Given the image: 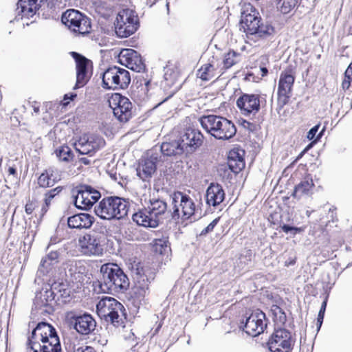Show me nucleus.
Listing matches in <instances>:
<instances>
[{
    "mask_svg": "<svg viewBox=\"0 0 352 352\" xmlns=\"http://www.w3.org/2000/svg\"><path fill=\"white\" fill-rule=\"evenodd\" d=\"M240 25L247 38L254 43L264 40L275 32L270 23L262 22L259 12L250 3L242 6Z\"/></svg>",
    "mask_w": 352,
    "mask_h": 352,
    "instance_id": "1",
    "label": "nucleus"
},
{
    "mask_svg": "<svg viewBox=\"0 0 352 352\" xmlns=\"http://www.w3.org/2000/svg\"><path fill=\"white\" fill-rule=\"evenodd\" d=\"M29 345L34 352H60L61 346L56 329L47 322H40L32 331Z\"/></svg>",
    "mask_w": 352,
    "mask_h": 352,
    "instance_id": "2",
    "label": "nucleus"
},
{
    "mask_svg": "<svg viewBox=\"0 0 352 352\" xmlns=\"http://www.w3.org/2000/svg\"><path fill=\"white\" fill-rule=\"evenodd\" d=\"M100 288L104 293L123 292L129 286V278L116 264L107 263L100 267Z\"/></svg>",
    "mask_w": 352,
    "mask_h": 352,
    "instance_id": "3",
    "label": "nucleus"
},
{
    "mask_svg": "<svg viewBox=\"0 0 352 352\" xmlns=\"http://www.w3.org/2000/svg\"><path fill=\"white\" fill-rule=\"evenodd\" d=\"M199 120L202 128L217 140H229L236 133V128L234 123L220 116H203Z\"/></svg>",
    "mask_w": 352,
    "mask_h": 352,
    "instance_id": "4",
    "label": "nucleus"
},
{
    "mask_svg": "<svg viewBox=\"0 0 352 352\" xmlns=\"http://www.w3.org/2000/svg\"><path fill=\"white\" fill-rule=\"evenodd\" d=\"M128 202L118 197H109L102 199L95 206L94 212L102 219H120L127 215Z\"/></svg>",
    "mask_w": 352,
    "mask_h": 352,
    "instance_id": "5",
    "label": "nucleus"
},
{
    "mask_svg": "<svg viewBox=\"0 0 352 352\" xmlns=\"http://www.w3.org/2000/svg\"><path fill=\"white\" fill-rule=\"evenodd\" d=\"M116 34L121 38H126L133 34L139 27V19L136 12L129 8L118 12L115 22Z\"/></svg>",
    "mask_w": 352,
    "mask_h": 352,
    "instance_id": "6",
    "label": "nucleus"
},
{
    "mask_svg": "<svg viewBox=\"0 0 352 352\" xmlns=\"http://www.w3.org/2000/svg\"><path fill=\"white\" fill-rule=\"evenodd\" d=\"M131 82L129 72L116 66L106 69L102 74V87L106 89H126Z\"/></svg>",
    "mask_w": 352,
    "mask_h": 352,
    "instance_id": "7",
    "label": "nucleus"
},
{
    "mask_svg": "<svg viewBox=\"0 0 352 352\" xmlns=\"http://www.w3.org/2000/svg\"><path fill=\"white\" fill-rule=\"evenodd\" d=\"M61 21L71 31L79 34H88L91 29L89 18L78 10H67L63 14Z\"/></svg>",
    "mask_w": 352,
    "mask_h": 352,
    "instance_id": "8",
    "label": "nucleus"
},
{
    "mask_svg": "<svg viewBox=\"0 0 352 352\" xmlns=\"http://www.w3.org/2000/svg\"><path fill=\"white\" fill-rule=\"evenodd\" d=\"M123 308L120 302L111 297L102 298L96 305L99 317L113 325L119 324L120 314L122 313Z\"/></svg>",
    "mask_w": 352,
    "mask_h": 352,
    "instance_id": "9",
    "label": "nucleus"
},
{
    "mask_svg": "<svg viewBox=\"0 0 352 352\" xmlns=\"http://www.w3.org/2000/svg\"><path fill=\"white\" fill-rule=\"evenodd\" d=\"M171 199L173 210V219H179L181 218L185 220L194 214L195 204L188 195L181 192H177L171 195Z\"/></svg>",
    "mask_w": 352,
    "mask_h": 352,
    "instance_id": "10",
    "label": "nucleus"
},
{
    "mask_svg": "<svg viewBox=\"0 0 352 352\" xmlns=\"http://www.w3.org/2000/svg\"><path fill=\"white\" fill-rule=\"evenodd\" d=\"M115 117L121 122H126L132 116L133 104L129 99L120 94H113L109 100Z\"/></svg>",
    "mask_w": 352,
    "mask_h": 352,
    "instance_id": "11",
    "label": "nucleus"
},
{
    "mask_svg": "<svg viewBox=\"0 0 352 352\" xmlns=\"http://www.w3.org/2000/svg\"><path fill=\"white\" fill-rule=\"evenodd\" d=\"M74 196V205L82 210H88L100 198V192L89 185H80L76 189Z\"/></svg>",
    "mask_w": 352,
    "mask_h": 352,
    "instance_id": "12",
    "label": "nucleus"
},
{
    "mask_svg": "<svg viewBox=\"0 0 352 352\" xmlns=\"http://www.w3.org/2000/svg\"><path fill=\"white\" fill-rule=\"evenodd\" d=\"M295 73L289 69L281 72L278 85V105L282 108L292 96L295 80Z\"/></svg>",
    "mask_w": 352,
    "mask_h": 352,
    "instance_id": "13",
    "label": "nucleus"
},
{
    "mask_svg": "<svg viewBox=\"0 0 352 352\" xmlns=\"http://www.w3.org/2000/svg\"><path fill=\"white\" fill-rule=\"evenodd\" d=\"M104 144V139L98 135H85L74 143V147L80 154L91 156Z\"/></svg>",
    "mask_w": 352,
    "mask_h": 352,
    "instance_id": "14",
    "label": "nucleus"
},
{
    "mask_svg": "<svg viewBox=\"0 0 352 352\" xmlns=\"http://www.w3.org/2000/svg\"><path fill=\"white\" fill-rule=\"evenodd\" d=\"M268 347L271 352H290L292 349V336L284 329H276L268 341Z\"/></svg>",
    "mask_w": 352,
    "mask_h": 352,
    "instance_id": "15",
    "label": "nucleus"
},
{
    "mask_svg": "<svg viewBox=\"0 0 352 352\" xmlns=\"http://www.w3.org/2000/svg\"><path fill=\"white\" fill-rule=\"evenodd\" d=\"M266 100L264 97L257 94H243L237 99L236 104L242 113L248 116L255 115Z\"/></svg>",
    "mask_w": 352,
    "mask_h": 352,
    "instance_id": "16",
    "label": "nucleus"
},
{
    "mask_svg": "<svg viewBox=\"0 0 352 352\" xmlns=\"http://www.w3.org/2000/svg\"><path fill=\"white\" fill-rule=\"evenodd\" d=\"M266 327L265 314L257 309L246 318L243 330L248 335L254 337L263 333Z\"/></svg>",
    "mask_w": 352,
    "mask_h": 352,
    "instance_id": "17",
    "label": "nucleus"
},
{
    "mask_svg": "<svg viewBox=\"0 0 352 352\" xmlns=\"http://www.w3.org/2000/svg\"><path fill=\"white\" fill-rule=\"evenodd\" d=\"M81 252L87 256H101L104 248L101 238L96 234H85L79 239Z\"/></svg>",
    "mask_w": 352,
    "mask_h": 352,
    "instance_id": "18",
    "label": "nucleus"
},
{
    "mask_svg": "<svg viewBox=\"0 0 352 352\" xmlns=\"http://www.w3.org/2000/svg\"><path fill=\"white\" fill-rule=\"evenodd\" d=\"M179 140L184 151L192 153L202 145L204 135L198 129L189 128L181 135Z\"/></svg>",
    "mask_w": 352,
    "mask_h": 352,
    "instance_id": "19",
    "label": "nucleus"
},
{
    "mask_svg": "<svg viewBox=\"0 0 352 352\" xmlns=\"http://www.w3.org/2000/svg\"><path fill=\"white\" fill-rule=\"evenodd\" d=\"M120 63L129 69L140 72L145 68L140 55L133 49H123L119 54Z\"/></svg>",
    "mask_w": 352,
    "mask_h": 352,
    "instance_id": "20",
    "label": "nucleus"
},
{
    "mask_svg": "<svg viewBox=\"0 0 352 352\" xmlns=\"http://www.w3.org/2000/svg\"><path fill=\"white\" fill-rule=\"evenodd\" d=\"M45 0H19L17 3L16 16L14 21L30 19L32 18Z\"/></svg>",
    "mask_w": 352,
    "mask_h": 352,
    "instance_id": "21",
    "label": "nucleus"
},
{
    "mask_svg": "<svg viewBox=\"0 0 352 352\" xmlns=\"http://www.w3.org/2000/svg\"><path fill=\"white\" fill-rule=\"evenodd\" d=\"M76 64V82L74 89L83 87L89 80L88 65L89 60L76 52L72 53Z\"/></svg>",
    "mask_w": 352,
    "mask_h": 352,
    "instance_id": "22",
    "label": "nucleus"
},
{
    "mask_svg": "<svg viewBox=\"0 0 352 352\" xmlns=\"http://www.w3.org/2000/svg\"><path fill=\"white\" fill-rule=\"evenodd\" d=\"M72 323L78 333L82 335H88L92 332L96 326L93 317L88 314L72 317Z\"/></svg>",
    "mask_w": 352,
    "mask_h": 352,
    "instance_id": "23",
    "label": "nucleus"
},
{
    "mask_svg": "<svg viewBox=\"0 0 352 352\" xmlns=\"http://www.w3.org/2000/svg\"><path fill=\"white\" fill-rule=\"evenodd\" d=\"M133 294L140 300L148 293L150 281L147 276L144 273H142L138 268L133 275Z\"/></svg>",
    "mask_w": 352,
    "mask_h": 352,
    "instance_id": "24",
    "label": "nucleus"
},
{
    "mask_svg": "<svg viewBox=\"0 0 352 352\" xmlns=\"http://www.w3.org/2000/svg\"><path fill=\"white\" fill-rule=\"evenodd\" d=\"M225 195V191L221 185L211 183L206 190V204L210 206L216 207L223 201Z\"/></svg>",
    "mask_w": 352,
    "mask_h": 352,
    "instance_id": "25",
    "label": "nucleus"
},
{
    "mask_svg": "<svg viewBox=\"0 0 352 352\" xmlns=\"http://www.w3.org/2000/svg\"><path fill=\"white\" fill-rule=\"evenodd\" d=\"M132 219L138 225L145 228H156L160 222V219H155L146 207L134 213Z\"/></svg>",
    "mask_w": 352,
    "mask_h": 352,
    "instance_id": "26",
    "label": "nucleus"
},
{
    "mask_svg": "<svg viewBox=\"0 0 352 352\" xmlns=\"http://www.w3.org/2000/svg\"><path fill=\"white\" fill-rule=\"evenodd\" d=\"M94 221V217L87 213H80L68 218L67 224L71 228H89Z\"/></svg>",
    "mask_w": 352,
    "mask_h": 352,
    "instance_id": "27",
    "label": "nucleus"
},
{
    "mask_svg": "<svg viewBox=\"0 0 352 352\" xmlns=\"http://www.w3.org/2000/svg\"><path fill=\"white\" fill-rule=\"evenodd\" d=\"M156 157L142 160L140 163L137 173L138 175L144 181L150 179L156 171Z\"/></svg>",
    "mask_w": 352,
    "mask_h": 352,
    "instance_id": "28",
    "label": "nucleus"
},
{
    "mask_svg": "<svg viewBox=\"0 0 352 352\" xmlns=\"http://www.w3.org/2000/svg\"><path fill=\"white\" fill-rule=\"evenodd\" d=\"M146 208L155 219H160V216L166 211L167 204L163 199L153 198L149 199Z\"/></svg>",
    "mask_w": 352,
    "mask_h": 352,
    "instance_id": "29",
    "label": "nucleus"
},
{
    "mask_svg": "<svg viewBox=\"0 0 352 352\" xmlns=\"http://www.w3.org/2000/svg\"><path fill=\"white\" fill-rule=\"evenodd\" d=\"M161 151L164 155L172 156L180 155L184 152V150L180 140H179L170 142H163L161 145Z\"/></svg>",
    "mask_w": 352,
    "mask_h": 352,
    "instance_id": "30",
    "label": "nucleus"
},
{
    "mask_svg": "<svg viewBox=\"0 0 352 352\" xmlns=\"http://www.w3.org/2000/svg\"><path fill=\"white\" fill-rule=\"evenodd\" d=\"M85 270V267L80 261H69L67 265V273L73 278V280L80 281Z\"/></svg>",
    "mask_w": 352,
    "mask_h": 352,
    "instance_id": "31",
    "label": "nucleus"
},
{
    "mask_svg": "<svg viewBox=\"0 0 352 352\" xmlns=\"http://www.w3.org/2000/svg\"><path fill=\"white\" fill-rule=\"evenodd\" d=\"M314 187V182L311 178L306 177L303 181L296 186L294 196L300 198L305 195H308Z\"/></svg>",
    "mask_w": 352,
    "mask_h": 352,
    "instance_id": "32",
    "label": "nucleus"
},
{
    "mask_svg": "<svg viewBox=\"0 0 352 352\" xmlns=\"http://www.w3.org/2000/svg\"><path fill=\"white\" fill-rule=\"evenodd\" d=\"M220 73H221V71L217 72V70L214 69V66L212 64L208 63L204 65L197 71V75L201 80L208 81L212 79Z\"/></svg>",
    "mask_w": 352,
    "mask_h": 352,
    "instance_id": "33",
    "label": "nucleus"
},
{
    "mask_svg": "<svg viewBox=\"0 0 352 352\" xmlns=\"http://www.w3.org/2000/svg\"><path fill=\"white\" fill-rule=\"evenodd\" d=\"M240 60V54L233 50L229 51L225 54L223 61L222 67L220 71L223 73V70L228 69L237 63Z\"/></svg>",
    "mask_w": 352,
    "mask_h": 352,
    "instance_id": "34",
    "label": "nucleus"
},
{
    "mask_svg": "<svg viewBox=\"0 0 352 352\" xmlns=\"http://www.w3.org/2000/svg\"><path fill=\"white\" fill-rule=\"evenodd\" d=\"M54 300V294L52 289H46L44 292L41 293L40 296H36L35 304L37 306L45 307Z\"/></svg>",
    "mask_w": 352,
    "mask_h": 352,
    "instance_id": "35",
    "label": "nucleus"
},
{
    "mask_svg": "<svg viewBox=\"0 0 352 352\" xmlns=\"http://www.w3.org/2000/svg\"><path fill=\"white\" fill-rule=\"evenodd\" d=\"M297 3L298 0H276L277 10L283 14L289 13Z\"/></svg>",
    "mask_w": 352,
    "mask_h": 352,
    "instance_id": "36",
    "label": "nucleus"
},
{
    "mask_svg": "<svg viewBox=\"0 0 352 352\" xmlns=\"http://www.w3.org/2000/svg\"><path fill=\"white\" fill-rule=\"evenodd\" d=\"M153 248L156 253L162 255H168L170 252V248L166 238L157 239L154 241Z\"/></svg>",
    "mask_w": 352,
    "mask_h": 352,
    "instance_id": "37",
    "label": "nucleus"
},
{
    "mask_svg": "<svg viewBox=\"0 0 352 352\" xmlns=\"http://www.w3.org/2000/svg\"><path fill=\"white\" fill-rule=\"evenodd\" d=\"M59 253L57 251L52 250L46 257L42 258L40 267L47 269L50 265L58 262Z\"/></svg>",
    "mask_w": 352,
    "mask_h": 352,
    "instance_id": "38",
    "label": "nucleus"
},
{
    "mask_svg": "<svg viewBox=\"0 0 352 352\" xmlns=\"http://www.w3.org/2000/svg\"><path fill=\"white\" fill-rule=\"evenodd\" d=\"M51 170H46L45 173H42L38 179V184L41 187L47 188L54 185L55 179L51 178L52 174H50Z\"/></svg>",
    "mask_w": 352,
    "mask_h": 352,
    "instance_id": "39",
    "label": "nucleus"
},
{
    "mask_svg": "<svg viewBox=\"0 0 352 352\" xmlns=\"http://www.w3.org/2000/svg\"><path fill=\"white\" fill-rule=\"evenodd\" d=\"M56 155L60 160L68 162L72 158V150L67 146H62L56 150Z\"/></svg>",
    "mask_w": 352,
    "mask_h": 352,
    "instance_id": "40",
    "label": "nucleus"
},
{
    "mask_svg": "<svg viewBox=\"0 0 352 352\" xmlns=\"http://www.w3.org/2000/svg\"><path fill=\"white\" fill-rule=\"evenodd\" d=\"M271 311L274 317V320L279 324H284L286 321V315L283 309L278 305H274L271 307Z\"/></svg>",
    "mask_w": 352,
    "mask_h": 352,
    "instance_id": "41",
    "label": "nucleus"
},
{
    "mask_svg": "<svg viewBox=\"0 0 352 352\" xmlns=\"http://www.w3.org/2000/svg\"><path fill=\"white\" fill-rule=\"evenodd\" d=\"M63 190L61 186H58L54 189L48 190L45 194V202L47 205H51L52 200L59 194V192Z\"/></svg>",
    "mask_w": 352,
    "mask_h": 352,
    "instance_id": "42",
    "label": "nucleus"
},
{
    "mask_svg": "<svg viewBox=\"0 0 352 352\" xmlns=\"http://www.w3.org/2000/svg\"><path fill=\"white\" fill-rule=\"evenodd\" d=\"M228 165L232 171L234 173L239 172L244 166L243 161L241 157H239V160L236 162L235 160H232V157H230L228 162Z\"/></svg>",
    "mask_w": 352,
    "mask_h": 352,
    "instance_id": "43",
    "label": "nucleus"
},
{
    "mask_svg": "<svg viewBox=\"0 0 352 352\" xmlns=\"http://www.w3.org/2000/svg\"><path fill=\"white\" fill-rule=\"evenodd\" d=\"M179 77V74L177 71L173 69L167 68L164 73L165 80L170 82V84H174Z\"/></svg>",
    "mask_w": 352,
    "mask_h": 352,
    "instance_id": "44",
    "label": "nucleus"
},
{
    "mask_svg": "<svg viewBox=\"0 0 352 352\" xmlns=\"http://www.w3.org/2000/svg\"><path fill=\"white\" fill-rule=\"evenodd\" d=\"M326 306H327V301L324 300L322 303L318 315L317 323L318 324V328H320L321 327L322 324V321H323V318H324V311H325V309H326Z\"/></svg>",
    "mask_w": 352,
    "mask_h": 352,
    "instance_id": "45",
    "label": "nucleus"
},
{
    "mask_svg": "<svg viewBox=\"0 0 352 352\" xmlns=\"http://www.w3.org/2000/svg\"><path fill=\"white\" fill-rule=\"evenodd\" d=\"M219 219L216 218L214 219L209 225L205 228L201 232V235H205L210 232H212L214 229V228L217 226Z\"/></svg>",
    "mask_w": 352,
    "mask_h": 352,
    "instance_id": "46",
    "label": "nucleus"
},
{
    "mask_svg": "<svg viewBox=\"0 0 352 352\" xmlns=\"http://www.w3.org/2000/svg\"><path fill=\"white\" fill-rule=\"evenodd\" d=\"M35 208H36V203L33 201L29 200L25 206V211L27 214H32Z\"/></svg>",
    "mask_w": 352,
    "mask_h": 352,
    "instance_id": "47",
    "label": "nucleus"
},
{
    "mask_svg": "<svg viewBox=\"0 0 352 352\" xmlns=\"http://www.w3.org/2000/svg\"><path fill=\"white\" fill-rule=\"evenodd\" d=\"M319 127H320V125L319 124H317L316 126H314V127H312L309 131V132L307 133V138L309 140H312L314 139V138L316 137V133H318V131L319 129Z\"/></svg>",
    "mask_w": 352,
    "mask_h": 352,
    "instance_id": "48",
    "label": "nucleus"
},
{
    "mask_svg": "<svg viewBox=\"0 0 352 352\" xmlns=\"http://www.w3.org/2000/svg\"><path fill=\"white\" fill-rule=\"evenodd\" d=\"M281 229L285 233H288V232H292V231H295V232H300L301 231V229L299 228L292 227V226H288V225H283L281 227Z\"/></svg>",
    "mask_w": 352,
    "mask_h": 352,
    "instance_id": "49",
    "label": "nucleus"
},
{
    "mask_svg": "<svg viewBox=\"0 0 352 352\" xmlns=\"http://www.w3.org/2000/svg\"><path fill=\"white\" fill-rule=\"evenodd\" d=\"M74 352H96V350L90 346H82L78 347Z\"/></svg>",
    "mask_w": 352,
    "mask_h": 352,
    "instance_id": "50",
    "label": "nucleus"
},
{
    "mask_svg": "<svg viewBox=\"0 0 352 352\" xmlns=\"http://www.w3.org/2000/svg\"><path fill=\"white\" fill-rule=\"evenodd\" d=\"M76 94H65V96H64V100H63V106H66L69 103V101H67V100H72L74 98L76 97Z\"/></svg>",
    "mask_w": 352,
    "mask_h": 352,
    "instance_id": "51",
    "label": "nucleus"
},
{
    "mask_svg": "<svg viewBox=\"0 0 352 352\" xmlns=\"http://www.w3.org/2000/svg\"><path fill=\"white\" fill-rule=\"evenodd\" d=\"M242 124H243V127L248 129L250 131H253L256 128L255 124H254L253 123H251L248 121H246V120H244Z\"/></svg>",
    "mask_w": 352,
    "mask_h": 352,
    "instance_id": "52",
    "label": "nucleus"
},
{
    "mask_svg": "<svg viewBox=\"0 0 352 352\" xmlns=\"http://www.w3.org/2000/svg\"><path fill=\"white\" fill-rule=\"evenodd\" d=\"M344 77L352 80V63L349 64L344 73Z\"/></svg>",
    "mask_w": 352,
    "mask_h": 352,
    "instance_id": "53",
    "label": "nucleus"
},
{
    "mask_svg": "<svg viewBox=\"0 0 352 352\" xmlns=\"http://www.w3.org/2000/svg\"><path fill=\"white\" fill-rule=\"evenodd\" d=\"M351 81H352L351 79L344 78L342 83V88L344 89H348L351 86Z\"/></svg>",
    "mask_w": 352,
    "mask_h": 352,
    "instance_id": "54",
    "label": "nucleus"
},
{
    "mask_svg": "<svg viewBox=\"0 0 352 352\" xmlns=\"http://www.w3.org/2000/svg\"><path fill=\"white\" fill-rule=\"evenodd\" d=\"M50 205H47L45 202L44 201V204L41 209L40 212V216L42 217L44 216V214L47 212Z\"/></svg>",
    "mask_w": 352,
    "mask_h": 352,
    "instance_id": "55",
    "label": "nucleus"
},
{
    "mask_svg": "<svg viewBox=\"0 0 352 352\" xmlns=\"http://www.w3.org/2000/svg\"><path fill=\"white\" fill-rule=\"evenodd\" d=\"M59 241L60 240L57 237H52L50 239L47 248H49L51 245L57 243L58 242H59Z\"/></svg>",
    "mask_w": 352,
    "mask_h": 352,
    "instance_id": "56",
    "label": "nucleus"
},
{
    "mask_svg": "<svg viewBox=\"0 0 352 352\" xmlns=\"http://www.w3.org/2000/svg\"><path fill=\"white\" fill-rule=\"evenodd\" d=\"M80 161L85 165L90 164V160L87 157H82L80 158Z\"/></svg>",
    "mask_w": 352,
    "mask_h": 352,
    "instance_id": "57",
    "label": "nucleus"
},
{
    "mask_svg": "<svg viewBox=\"0 0 352 352\" xmlns=\"http://www.w3.org/2000/svg\"><path fill=\"white\" fill-rule=\"evenodd\" d=\"M33 111L35 113H38L39 112V107L35 102L34 104L32 105Z\"/></svg>",
    "mask_w": 352,
    "mask_h": 352,
    "instance_id": "58",
    "label": "nucleus"
},
{
    "mask_svg": "<svg viewBox=\"0 0 352 352\" xmlns=\"http://www.w3.org/2000/svg\"><path fill=\"white\" fill-rule=\"evenodd\" d=\"M16 172V169L14 167H10L8 168V173L10 175H15Z\"/></svg>",
    "mask_w": 352,
    "mask_h": 352,
    "instance_id": "59",
    "label": "nucleus"
},
{
    "mask_svg": "<svg viewBox=\"0 0 352 352\" xmlns=\"http://www.w3.org/2000/svg\"><path fill=\"white\" fill-rule=\"evenodd\" d=\"M156 1L157 0H146V4L151 7Z\"/></svg>",
    "mask_w": 352,
    "mask_h": 352,
    "instance_id": "60",
    "label": "nucleus"
},
{
    "mask_svg": "<svg viewBox=\"0 0 352 352\" xmlns=\"http://www.w3.org/2000/svg\"><path fill=\"white\" fill-rule=\"evenodd\" d=\"M261 72H262V76H265L267 74V72H268L267 69L265 68V67H261Z\"/></svg>",
    "mask_w": 352,
    "mask_h": 352,
    "instance_id": "61",
    "label": "nucleus"
},
{
    "mask_svg": "<svg viewBox=\"0 0 352 352\" xmlns=\"http://www.w3.org/2000/svg\"><path fill=\"white\" fill-rule=\"evenodd\" d=\"M324 131V129H322V131L318 133V135H317V137H316V140H315V142H316V140H318L319 138H320L322 137V134H323Z\"/></svg>",
    "mask_w": 352,
    "mask_h": 352,
    "instance_id": "62",
    "label": "nucleus"
},
{
    "mask_svg": "<svg viewBox=\"0 0 352 352\" xmlns=\"http://www.w3.org/2000/svg\"><path fill=\"white\" fill-rule=\"evenodd\" d=\"M149 83H150V81H148H148H145V82H144L145 87H147L148 85H149Z\"/></svg>",
    "mask_w": 352,
    "mask_h": 352,
    "instance_id": "63",
    "label": "nucleus"
}]
</instances>
